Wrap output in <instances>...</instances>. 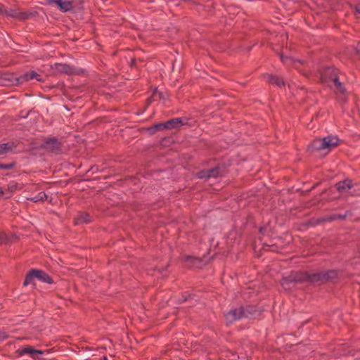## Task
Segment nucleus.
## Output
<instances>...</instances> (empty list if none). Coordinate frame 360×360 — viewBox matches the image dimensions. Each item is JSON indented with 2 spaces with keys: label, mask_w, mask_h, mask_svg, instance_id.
<instances>
[{
  "label": "nucleus",
  "mask_w": 360,
  "mask_h": 360,
  "mask_svg": "<svg viewBox=\"0 0 360 360\" xmlns=\"http://www.w3.org/2000/svg\"><path fill=\"white\" fill-rule=\"evenodd\" d=\"M336 271H328L324 273L309 274L307 271L292 272L288 276L283 277L281 284L285 290H289L294 283L316 282L322 280L332 279L337 276Z\"/></svg>",
  "instance_id": "1"
},
{
  "label": "nucleus",
  "mask_w": 360,
  "mask_h": 360,
  "mask_svg": "<svg viewBox=\"0 0 360 360\" xmlns=\"http://www.w3.org/2000/svg\"><path fill=\"white\" fill-rule=\"evenodd\" d=\"M341 140L337 136H327L323 138L315 139L307 147V151L310 153L319 152L322 150L330 151L333 148L338 146Z\"/></svg>",
  "instance_id": "2"
},
{
  "label": "nucleus",
  "mask_w": 360,
  "mask_h": 360,
  "mask_svg": "<svg viewBox=\"0 0 360 360\" xmlns=\"http://www.w3.org/2000/svg\"><path fill=\"white\" fill-rule=\"evenodd\" d=\"M257 314V310L255 307L247 306L246 307H240L238 308L231 309L225 314L224 316L228 323H233L243 318H251Z\"/></svg>",
  "instance_id": "3"
},
{
  "label": "nucleus",
  "mask_w": 360,
  "mask_h": 360,
  "mask_svg": "<svg viewBox=\"0 0 360 360\" xmlns=\"http://www.w3.org/2000/svg\"><path fill=\"white\" fill-rule=\"evenodd\" d=\"M41 147L44 148L49 153L60 155L63 153V144L57 137H48L42 143Z\"/></svg>",
  "instance_id": "4"
},
{
  "label": "nucleus",
  "mask_w": 360,
  "mask_h": 360,
  "mask_svg": "<svg viewBox=\"0 0 360 360\" xmlns=\"http://www.w3.org/2000/svg\"><path fill=\"white\" fill-rule=\"evenodd\" d=\"M52 69L56 72L66 74L68 75H80L84 72V70L81 68H75L67 63H56L53 66H52Z\"/></svg>",
  "instance_id": "5"
},
{
  "label": "nucleus",
  "mask_w": 360,
  "mask_h": 360,
  "mask_svg": "<svg viewBox=\"0 0 360 360\" xmlns=\"http://www.w3.org/2000/svg\"><path fill=\"white\" fill-rule=\"evenodd\" d=\"M338 70L333 67L328 66L324 67L321 71V80L322 82H334L335 77H338Z\"/></svg>",
  "instance_id": "6"
},
{
  "label": "nucleus",
  "mask_w": 360,
  "mask_h": 360,
  "mask_svg": "<svg viewBox=\"0 0 360 360\" xmlns=\"http://www.w3.org/2000/svg\"><path fill=\"white\" fill-rule=\"evenodd\" d=\"M17 75L8 72H0V85L3 86H17Z\"/></svg>",
  "instance_id": "7"
},
{
  "label": "nucleus",
  "mask_w": 360,
  "mask_h": 360,
  "mask_svg": "<svg viewBox=\"0 0 360 360\" xmlns=\"http://www.w3.org/2000/svg\"><path fill=\"white\" fill-rule=\"evenodd\" d=\"M18 240V236L11 231H0V245H11Z\"/></svg>",
  "instance_id": "8"
},
{
  "label": "nucleus",
  "mask_w": 360,
  "mask_h": 360,
  "mask_svg": "<svg viewBox=\"0 0 360 360\" xmlns=\"http://www.w3.org/2000/svg\"><path fill=\"white\" fill-rule=\"evenodd\" d=\"M181 260L188 267H200L203 263L206 262L207 259L205 257L200 258L190 255H184L182 256Z\"/></svg>",
  "instance_id": "9"
},
{
  "label": "nucleus",
  "mask_w": 360,
  "mask_h": 360,
  "mask_svg": "<svg viewBox=\"0 0 360 360\" xmlns=\"http://www.w3.org/2000/svg\"><path fill=\"white\" fill-rule=\"evenodd\" d=\"M92 216L87 212L79 211L74 218L75 225L89 224L92 221Z\"/></svg>",
  "instance_id": "10"
},
{
  "label": "nucleus",
  "mask_w": 360,
  "mask_h": 360,
  "mask_svg": "<svg viewBox=\"0 0 360 360\" xmlns=\"http://www.w3.org/2000/svg\"><path fill=\"white\" fill-rule=\"evenodd\" d=\"M34 77H36V72L34 70L28 71L22 74L19 76H17V86L24 84L31 79H34Z\"/></svg>",
  "instance_id": "11"
},
{
  "label": "nucleus",
  "mask_w": 360,
  "mask_h": 360,
  "mask_svg": "<svg viewBox=\"0 0 360 360\" xmlns=\"http://www.w3.org/2000/svg\"><path fill=\"white\" fill-rule=\"evenodd\" d=\"M335 186L339 193H342L347 189H351L353 186V184L351 179H346L335 184Z\"/></svg>",
  "instance_id": "12"
},
{
  "label": "nucleus",
  "mask_w": 360,
  "mask_h": 360,
  "mask_svg": "<svg viewBox=\"0 0 360 360\" xmlns=\"http://www.w3.org/2000/svg\"><path fill=\"white\" fill-rule=\"evenodd\" d=\"M57 6L62 12L70 11L73 9L72 0H57Z\"/></svg>",
  "instance_id": "13"
},
{
  "label": "nucleus",
  "mask_w": 360,
  "mask_h": 360,
  "mask_svg": "<svg viewBox=\"0 0 360 360\" xmlns=\"http://www.w3.org/2000/svg\"><path fill=\"white\" fill-rule=\"evenodd\" d=\"M266 77L268 83L278 87L285 86V84L282 77L274 75H266Z\"/></svg>",
  "instance_id": "14"
},
{
  "label": "nucleus",
  "mask_w": 360,
  "mask_h": 360,
  "mask_svg": "<svg viewBox=\"0 0 360 360\" xmlns=\"http://www.w3.org/2000/svg\"><path fill=\"white\" fill-rule=\"evenodd\" d=\"M34 272L35 273V278L39 279V281L49 284L53 282L51 277L45 271L35 269V271Z\"/></svg>",
  "instance_id": "15"
},
{
  "label": "nucleus",
  "mask_w": 360,
  "mask_h": 360,
  "mask_svg": "<svg viewBox=\"0 0 360 360\" xmlns=\"http://www.w3.org/2000/svg\"><path fill=\"white\" fill-rule=\"evenodd\" d=\"M17 145L13 141H8L6 143L0 144V155H6L9 152H12L15 148Z\"/></svg>",
  "instance_id": "16"
},
{
  "label": "nucleus",
  "mask_w": 360,
  "mask_h": 360,
  "mask_svg": "<svg viewBox=\"0 0 360 360\" xmlns=\"http://www.w3.org/2000/svg\"><path fill=\"white\" fill-rule=\"evenodd\" d=\"M45 352H48V351H42V350H38V349H34L30 347H25L23 348L20 354L21 355L22 354H30L32 358H34V359H40L39 357L38 356H36V354H42Z\"/></svg>",
  "instance_id": "17"
},
{
  "label": "nucleus",
  "mask_w": 360,
  "mask_h": 360,
  "mask_svg": "<svg viewBox=\"0 0 360 360\" xmlns=\"http://www.w3.org/2000/svg\"><path fill=\"white\" fill-rule=\"evenodd\" d=\"M0 9L1 10L0 15H4L7 17L13 18H18V12L16 10L13 8H5L4 6L2 4H0Z\"/></svg>",
  "instance_id": "18"
},
{
  "label": "nucleus",
  "mask_w": 360,
  "mask_h": 360,
  "mask_svg": "<svg viewBox=\"0 0 360 360\" xmlns=\"http://www.w3.org/2000/svg\"><path fill=\"white\" fill-rule=\"evenodd\" d=\"M333 83L335 87L336 93H339L342 95L347 94V89L345 87L344 84L340 82L339 77H335Z\"/></svg>",
  "instance_id": "19"
},
{
  "label": "nucleus",
  "mask_w": 360,
  "mask_h": 360,
  "mask_svg": "<svg viewBox=\"0 0 360 360\" xmlns=\"http://www.w3.org/2000/svg\"><path fill=\"white\" fill-rule=\"evenodd\" d=\"M42 149H44V148L41 147V144H38L36 142H32L29 145L28 151L30 153V155L36 156Z\"/></svg>",
  "instance_id": "20"
},
{
  "label": "nucleus",
  "mask_w": 360,
  "mask_h": 360,
  "mask_svg": "<svg viewBox=\"0 0 360 360\" xmlns=\"http://www.w3.org/2000/svg\"><path fill=\"white\" fill-rule=\"evenodd\" d=\"M47 195L44 191H41L37 195L34 197L27 198L28 200H30L34 202H44L46 200Z\"/></svg>",
  "instance_id": "21"
},
{
  "label": "nucleus",
  "mask_w": 360,
  "mask_h": 360,
  "mask_svg": "<svg viewBox=\"0 0 360 360\" xmlns=\"http://www.w3.org/2000/svg\"><path fill=\"white\" fill-rule=\"evenodd\" d=\"M174 122L175 129H179L180 127L188 124V118L186 117H175L172 118Z\"/></svg>",
  "instance_id": "22"
},
{
  "label": "nucleus",
  "mask_w": 360,
  "mask_h": 360,
  "mask_svg": "<svg viewBox=\"0 0 360 360\" xmlns=\"http://www.w3.org/2000/svg\"><path fill=\"white\" fill-rule=\"evenodd\" d=\"M35 269H31L29 273L27 274L25 279L24 281L23 285H28L29 284L32 283L33 278H35L34 272Z\"/></svg>",
  "instance_id": "23"
},
{
  "label": "nucleus",
  "mask_w": 360,
  "mask_h": 360,
  "mask_svg": "<svg viewBox=\"0 0 360 360\" xmlns=\"http://www.w3.org/2000/svg\"><path fill=\"white\" fill-rule=\"evenodd\" d=\"M231 165L230 163H226V162H220L217 165H216L217 167H219V172L220 175L222 176L226 173L227 168Z\"/></svg>",
  "instance_id": "24"
},
{
  "label": "nucleus",
  "mask_w": 360,
  "mask_h": 360,
  "mask_svg": "<svg viewBox=\"0 0 360 360\" xmlns=\"http://www.w3.org/2000/svg\"><path fill=\"white\" fill-rule=\"evenodd\" d=\"M162 124L164 130L175 129L174 122H173L172 119H170L166 122H162Z\"/></svg>",
  "instance_id": "25"
},
{
  "label": "nucleus",
  "mask_w": 360,
  "mask_h": 360,
  "mask_svg": "<svg viewBox=\"0 0 360 360\" xmlns=\"http://www.w3.org/2000/svg\"><path fill=\"white\" fill-rule=\"evenodd\" d=\"M219 167H217L216 166L213 168L207 169L210 178H217L218 176H221L219 174Z\"/></svg>",
  "instance_id": "26"
},
{
  "label": "nucleus",
  "mask_w": 360,
  "mask_h": 360,
  "mask_svg": "<svg viewBox=\"0 0 360 360\" xmlns=\"http://www.w3.org/2000/svg\"><path fill=\"white\" fill-rule=\"evenodd\" d=\"M160 100V101H167L169 99V94L167 91H159L158 90V93H157V100Z\"/></svg>",
  "instance_id": "27"
},
{
  "label": "nucleus",
  "mask_w": 360,
  "mask_h": 360,
  "mask_svg": "<svg viewBox=\"0 0 360 360\" xmlns=\"http://www.w3.org/2000/svg\"><path fill=\"white\" fill-rule=\"evenodd\" d=\"M17 165L16 161H13L10 163H0V169H11Z\"/></svg>",
  "instance_id": "28"
},
{
  "label": "nucleus",
  "mask_w": 360,
  "mask_h": 360,
  "mask_svg": "<svg viewBox=\"0 0 360 360\" xmlns=\"http://www.w3.org/2000/svg\"><path fill=\"white\" fill-rule=\"evenodd\" d=\"M34 14L32 13H27V12H18V19L20 20H25L30 17H32Z\"/></svg>",
  "instance_id": "29"
},
{
  "label": "nucleus",
  "mask_w": 360,
  "mask_h": 360,
  "mask_svg": "<svg viewBox=\"0 0 360 360\" xmlns=\"http://www.w3.org/2000/svg\"><path fill=\"white\" fill-rule=\"evenodd\" d=\"M197 176L199 179H210L207 169L200 170V172H198Z\"/></svg>",
  "instance_id": "30"
},
{
  "label": "nucleus",
  "mask_w": 360,
  "mask_h": 360,
  "mask_svg": "<svg viewBox=\"0 0 360 360\" xmlns=\"http://www.w3.org/2000/svg\"><path fill=\"white\" fill-rule=\"evenodd\" d=\"M158 88H155L153 94L146 100V102L150 105L153 101L157 100Z\"/></svg>",
  "instance_id": "31"
},
{
  "label": "nucleus",
  "mask_w": 360,
  "mask_h": 360,
  "mask_svg": "<svg viewBox=\"0 0 360 360\" xmlns=\"http://www.w3.org/2000/svg\"><path fill=\"white\" fill-rule=\"evenodd\" d=\"M269 226V222L266 223V225H264V226H261L259 228V233L261 235V236H264L266 235V232H267V229L268 227Z\"/></svg>",
  "instance_id": "32"
},
{
  "label": "nucleus",
  "mask_w": 360,
  "mask_h": 360,
  "mask_svg": "<svg viewBox=\"0 0 360 360\" xmlns=\"http://www.w3.org/2000/svg\"><path fill=\"white\" fill-rule=\"evenodd\" d=\"M335 220H336L335 219V214H331L330 216L325 217L321 218V219H319V221H322V222H324V221H335Z\"/></svg>",
  "instance_id": "33"
},
{
  "label": "nucleus",
  "mask_w": 360,
  "mask_h": 360,
  "mask_svg": "<svg viewBox=\"0 0 360 360\" xmlns=\"http://www.w3.org/2000/svg\"><path fill=\"white\" fill-rule=\"evenodd\" d=\"M152 126L154 128V130H155V133L157 131H164L162 122L157 123Z\"/></svg>",
  "instance_id": "34"
},
{
  "label": "nucleus",
  "mask_w": 360,
  "mask_h": 360,
  "mask_svg": "<svg viewBox=\"0 0 360 360\" xmlns=\"http://www.w3.org/2000/svg\"><path fill=\"white\" fill-rule=\"evenodd\" d=\"M17 188H18V184L16 183L11 182L8 184V190L11 192H14L17 189Z\"/></svg>",
  "instance_id": "35"
},
{
  "label": "nucleus",
  "mask_w": 360,
  "mask_h": 360,
  "mask_svg": "<svg viewBox=\"0 0 360 360\" xmlns=\"http://www.w3.org/2000/svg\"><path fill=\"white\" fill-rule=\"evenodd\" d=\"M336 220H343L346 218L347 214H335Z\"/></svg>",
  "instance_id": "36"
},
{
  "label": "nucleus",
  "mask_w": 360,
  "mask_h": 360,
  "mask_svg": "<svg viewBox=\"0 0 360 360\" xmlns=\"http://www.w3.org/2000/svg\"><path fill=\"white\" fill-rule=\"evenodd\" d=\"M146 131L148 133L149 135H153L155 134V130H154V128L153 126H150L146 129Z\"/></svg>",
  "instance_id": "37"
},
{
  "label": "nucleus",
  "mask_w": 360,
  "mask_h": 360,
  "mask_svg": "<svg viewBox=\"0 0 360 360\" xmlns=\"http://www.w3.org/2000/svg\"><path fill=\"white\" fill-rule=\"evenodd\" d=\"M169 141H170L169 137H164L161 139L160 144L162 146H166L167 142H169Z\"/></svg>",
  "instance_id": "38"
},
{
  "label": "nucleus",
  "mask_w": 360,
  "mask_h": 360,
  "mask_svg": "<svg viewBox=\"0 0 360 360\" xmlns=\"http://www.w3.org/2000/svg\"><path fill=\"white\" fill-rule=\"evenodd\" d=\"M279 56H280L281 60H282V62H283V63H285L288 59H289V58H289V57H288V56H285L283 55V53H279Z\"/></svg>",
  "instance_id": "39"
},
{
  "label": "nucleus",
  "mask_w": 360,
  "mask_h": 360,
  "mask_svg": "<svg viewBox=\"0 0 360 360\" xmlns=\"http://www.w3.org/2000/svg\"><path fill=\"white\" fill-rule=\"evenodd\" d=\"M136 60L135 58H133L131 60V62H130V67L131 68H136Z\"/></svg>",
  "instance_id": "40"
},
{
  "label": "nucleus",
  "mask_w": 360,
  "mask_h": 360,
  "mask_svg": "<svg viewBox=\"0 0 360 360\" xmlns=\"http://www.w3.org/2000/svg\"><path fill=\"white\" fill-rule=\"evenodd\" d=\"M34 79H36L39 82H44L41 75H39L37 72H36V77H34Z\"/></svg>",
  "instance_id": "41"
},
{
  "label": "nucleus",
  "mask_w": 360,
  "mask_h": 360,
  "mask_svg": "<svg viewBox=\"0 0 360 360\" xmlns=\"http://www.w3.org/2000/svg\"><path fill=\"white\" fill-rule=\"evenodd\" d=\"M98 170V166L96 165H93L90 167V169H89L88 172L92 171V172H97Z\"/></svg>",
  "instance_id": "42"
},
{
  "label": "nucleus",
  "mask_w": 360,
  "mask_h": 360,
  "mask_svg": "<svg viewBox=\"0 0 360 360\" xmlns=\"http://www.w3.org/2000/svg\"><path fill=\"white\" fill-rule=\"evenodd\" d=\"M355 52L357 55H360V43H358L355 47Z\"/></svg>",
  "instance_id": "43"
},
{
  "label": "nucleus",
  "mask_w": 360,
  "mask_h": 360,
  "mask_svg": "<svg viewBox=\"0 0 360 360\" xmlns=\"http://www.w3.org/2000/svg\"><path fill=\"white\" fill-rule=\"evenodd\" d=\"M46 2L49 5H51V4H56L57 5V0H46Z\"/></svg>",
  "instance_id": "44"
},
{
  "label": "nucleus",
  "mask_w": 360,
  "mask_h": 360,
  "mask_svg": "<svg viewBox=\"0 0 360 360\" xmlns=\"http://www.w3.org/2000/svg\"><path fill=\"white\" fill-rule=\"evenodd\" d=\"M4 195V191H3V188L0 187V197L3 196Z\"/></svg>",
  "instance_id": "45"
},
{
  "label": "nucleus",
  "mask_w": 360,
  "mask_h": 360,
  "mask_svg": "<svg viewBox=\"0 0 360 360\" xmlns=\"http://www.w3.org/2000/svg\"><path fill=\"white\" fill-rule=\"evenodd\" d=\"M356 10L358 13H360V4H358L356 6Z\"/></svg>",
  "instance_id": "46"
},
{
  "label": "nucleus",
  "mask_w": 360,
  "mask_h": 360,
  "mask_svg": "<svg viewBox=\"0 0 360 360\" xmlns=\"http://www.w3.org/2000/svg\"><path fill=\"white\" fill-rule=\"evenodd\" d=\"M320 183H316L313 187L311 188V189H314L315 187H316Z\"/></svg>",
  "instance_id": "47"
},
{
  "label": "nucleus",
  "mask_w": 360,
  "mask_h": 360,
  "mask_svg": "<svg viewBox=\"0 0 360 360\" xmlns=\"http://www.w3.org/2000/svg\"><path fill=\"white\" fill-rule=\"evenodd\" d=\"M103 360H108V358L106 356H104Z\"/></svg>",
  "instance_id": "48"
},
{
  "label": "nucleus",
  "mask_w": 360,
  "mask_h": 360,
  "mask_svg": "<svg viewBox=\"0 0 360 360\" xmlns=\"http://www.w3.org/2000/svg\"><path fill=\"white\" fill-rule=\"evenodd\" d=\"M80 4H83V0H80Z\"/></svg>",
  "instance_id": "49"
},
{
  "label": "nucleus",
  "mask_w": 360,
  "mask_h": 360,
  "mask_svg": "<svg viewBox=\"0 0 360 360\" xmlns=\"http://www.w3.org/2000/svg\"><path fill=\"white\" fill-rule=\"evenodd\" d=\"M1 12V10L0 9V13Z\"/></svg>",
  "instance_id": "50"
}]
</instances>
